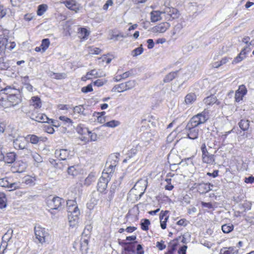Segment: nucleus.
Instances as JSON below:
<instances>
[{
  "mask_svg": "<svg viewBox=\"0 0 254 254\" xmlns=\"http://www.w3.org/2000/svg\"><path fill=\"white\" fill-rule=\"evenodd\" d=\"M156 247L161 251L166 248V245L164 244V242L163 241H161V242H157Z\"/></svg>",
  "mask_w": 254,
  "mask_h": 254,
  "instance_id": "nucleus-54",
  "label": "nucleus"
},
{
  "mask_svg": "<svg viewBox=\"0 0 254 254\" xmlns=\"http://www.w3.org/2000/svg\"><path fill=\"white\" fill-rule=\"evenodd\" d=\"M27 142L30 141L32 144H37L40 141H42V137H38L34 134H29L26 136Z\"/></svg>",
  "mask_w": 254,
  "mask_h": 254,
  "instance_id": "nucleus-21",
  "label": "nucleus"
},
{
  "mask_svg": "<svg viewBox=\"0 0 254 254\" xmlns=\"http://www.w3.org/2000/svg\"><path fill=\"white\" fill-rule=\"evenodd\" d=\"M250 50L251 49L249 48L248 47L244 48L241 52V53L233 60L232 62V64H237L242 61L243 59H244V58L246 57V51L247 50V52H249Z\"/></svg>",
  "mask_w": 254,
  "mask_h": 254,
  "instance_id": "nucleus-15",
  "label": "nucleus"
},
{
  "mask_svg": "<svg viewBox=\"0 0 254 254\" xmlns=\"http://www.w3.org/2000/svg\"><path fill=\"white\" fill-rule=\"evenodd\" d=\"M196 97L194 93H189L185 97V102L187 104H192L196 100Z\"/></svg>",
  "mask_w": 254,
  "mask_h": 254,
  "instance_id": "nucleus-29",
  "label": "nucleus"
},
{
  "mask_svg": "<svg viewBox=\"0 0 254 254\" xmlns=\"http://www.w3.org/2000/svg\"><path fill=\"white\" fill-rule=\"evenodd\" d=\"M150 224V222L149 219H142L141 223H140L141 229L143 231L148 230L149 229L148 226Z\"/></svg>",
  "mask_w": 254,
  "mask_h": 254,
  "instance_id": "nucleus-35",
  "label": "nucleus"
},
{
  "mask_svg": "<svg viewBox=\"0 0 254 254\" xmlns=\"http://www.w3.org/2000/svg\"><path fill=\"white\" fill-rule=\"evenodd\" d=\"M95 180V176L93 174H89L85 180V184L89 186Z\"/></svg>",
  "mask_w": 254,
  "mask_h": 254,
  "instance_id": "nucleus-44",
  "label": "nucleus"
},
{
  "mask_svg": "<svg viewBox=\"0 0 254 254\" xmlns=\"http://www.w3.org/2000/svg\"><path fill=\"white\" fill-rule=\"evenodd\" d=\"M6 13V10L4 8L3 6L0 3V19L3 17Z\"/></svg>",
  "mask_w": 254,
  "mask_h": 254,
  "instance_id": "nucleus-59",
  "label": "nucleus"
},
{
  "mask_svg": "<svg viewBox=\"0 0 254 254\" xmlns=\"http://www.w3.org/2000/svg\"><path fill=\"white\" fill-rule=\"evenodd\" d=\"M13 145L16 149H27L28 143L26 137L19 136L13 141Z\"/></svg>",
  "mask_w": 254,
  "mask_h": 254,
  "instance_id": "nucleus-6",
  "label": "nucleus"
},
{
  "mask_svg": "<svg viewBox=\"0 0 254 254\" xmlns=\"http://www.w3.org/2000/svg\"><path fill=\"white\" fill-rule=\"evenodd\" d=\"M112 157L115 158L116 159L114 160V162L111 164L108 167L104 169L102 173V174H107L108 175L110 180L111 179L112 174H113L115 171V167L116 166V161H118V159L116 155H112Z\"/></svg>",
  "mask_w": 254,
  "mask_h": 254,
  "instance_id": "nucleus-12",
  "label": "nucleus"
},
{
  "mask_svg": "<svg viewBox=\"0 0 254 254\" xmlns=\"http://www.w3.org/2000/svg\"><path fill=\"white\" fill-rule=\"evenodd\" d=\"M67 173L69 175L74 176L77 174V172L74 167L72 166L68 167Z\"/></svg>",
  "mask_w": 254,
  "mask_h": 254,
  "instance_id": "nucleus-50",
  "label": "nucleus"
},
{
  "mask_svg": "<svg viewBox=\"0 0 254 254\" xmlns=\"http://www.w3.org/2000/svg\"><path fill=\"white\" fill-rule=\"evenodd\" d=\"M20 188L19 184L18 183H10L8 187V188L10 189L9 191H12L18 189Z\"/></svg>",
  "mask_w": 254,
  "mask_h": 254,
  "instance_id": "nucleus-45",
  "label": "nucleus"
},
{
  "mask_svg": "<svg viewBox=\"0 0 254 254\" xmlns=\"http://www.w3.org/2000/svg\"><path fill=\"white\" fill-rule=\"evenodd\" d=\"M245 182L247 184H254V177L251 176L248 178H245Z\"/></svg>",
  "mask_w": 254,
  "mask_h": 254,
  "instance_id": "nucleus-63",
  "label": "nucleus"
},
{
  "mask_svg": "<svg viewBox=\"0 0 254 254\" xmlns=\"http://www.w3.org/2000/svg\"><path fill=\"white\" fill-rule=\"evenodd\" d=\"M12 233L13 230L9 229L3 236L1 245L0 246V252L2 250V254H3L6 251L8 246L7 243L11 239Z\"/></svg>",
  "mask_w": 254,
  "mask_h": 254,
  "instance_id": "nucleus-8",
  "label": "nucleus"
},
{
  "mask_svg": "<svg viewBox=\"0 0 254 254\" xmlns=\"http://www.w3.org/2000/svg\"><path fill=\"white\" fill-rule=\"evenodd\" d=\"M143 52V49L142 47V45L140 47L135 48L131 52V55L133 57H136L138 55H141Z\"/></svg>",
  "mask_w": 254,
  "mask_h": 254,
  "instance_id": "nucleus-39",
  "label": "nucleus"
},
{
  "mask_svg": "<svg viewBox=\"0 0 254 254\" xmlns=\"http://www.w3.org/2000/svg\"><path fill=\"white\" fill-rule=\"evenodd\" d=\"M48 9V5L46 4H42L38 6L37 14L38 16L42 15Z\"/></svg>",
  "mask_w": 254,
  "mask_h": 254,
  "instance_id": "nucleus-31",
  "label": "nucleus"
},
{
  "mask_svg": "<svg viewBox=\"0 0 254 254\" xmlns=\"http://www.w3.org/2000/svg\"><path fill=\"white\" fill-rule=\"evenodd\" d=\"M88 240L82 238L80 241V251L82 253H87L88 250Z\"/></svg>",
  "mask_w": 254,
  "mask_h": 254,
  "instance_id": "nucleus-23",
  "label": "nucleus"
},
{
  "mask_svg": "<svg viewBox=\"0 0 254 254\" xmlns=\"http://www.w3.org/2000/svg\"><path fill=\"white\" fill-rule=\"evenodd\" d=\"M76 130L78 133L81 135L85 134L86 133H88V134L91 133V131L89 130L88 128L82 124H79L77 126Z\"/></svg>",
  "mask_w": 254,
  "mask_h": 254,
  "instance_id": "nucleus-25",
  "label": "nucleus"
},
{
  "mask_svg": "<svg viewBox=\"0 0 254 254\" xmlns=\"http://www.w3.org/2000/svg\"><path fill=\"white\" fill-rule=\"evenodd\" d=\"M107 82L105 79H97L93 82L95 86L100 87L104 85Z\"/></svg>",
  "mask_w": 254,
  "mask_h": 254,
  "instance_id": "nucleus-47",
  "label": "nucleus"
},
{
  "mask_svg": "<svg viewBox=\"0 0 254 254\" xmlns=\"http://www.w3.org/2000/svg\"><path fill=\"white\" fill-rule=\"evenodd\" d=\"M221 229L224 233H229L233 230L234 226L231 224H226L223 225Z\"/></svg>",
  "mask_w": 254,
  "mask_h": 254,
  "instance_id": "nucleus-34",
  "label": "nucleus"
},
{
  "mask_svg": "<svg viewBox=\"0 0 254 254\" xmlns=\"http://www.w3.org/2000/svg\"><path fill=\"white\" fill-rule=\"evenodd\" d=\"M92 91L93 88L91 84H88L87 86H84L81 88V91L84 93H87Z\"/></svg>",
  "mask_w": 254,
  "mask_h": 254,
  "instance_id": "nucleus-51",
  "label": "nucleus"
},
{
  "mask_svg": "<svg viewBox=\"0 0 254 254\" xmlns=\"http://www.w3.org/2000/svg\"><path fill=\"white\" fill-rule=\"evenodd\" d=\"M244 96L247 94V90L244 85H241L239 86L238 90H237Z\"/></svg>",
  "mask_w": 254,
  "mask_h": 254,
  "instance_id": "nucleus-49",
  "label": "nucleus"
},
{
  "mask_svg": "<svg viewBox=\"0 0 254 254\" xmlns=\"http://www.w3.org/2000/svg\"><path fill=\"white\" fill-rule=\"evenodd\" d=\"M79 215L80 214H77V211L74 213V214H68V219L70 227L73 228L77 226Z\"/></svg>",
  "mask_w": 254,
  "mask_h": 254,
  "instance_id": "nucleus-13",
  "label": "nucleus"
},
{
  "mask_svg": "<svg viewBox=\"0 0 254 254\" xmlns=\"http://www.w3.org/2000/svg\"><path fill=\"white\" fill-rule=\"evenodd\" d=\"M27 151L31 153V155L34 160L37 163L42 162V158L41 156L37 153H32L30 150H27Z\"/></svg>",
  "mask_w": 254,
  "mask_h": 254,
  "instance_id": "nucleus-37",
  "label": "nucleus"
},
{
  "mask_svg": "<svg viewBox=\"0 0 254 254\" xmlns=\"http://www.w3.org/2000/svg\"><path fill=\"white\" fill-rule=\"evenodd\" d=\"M67 211L68 214H74V213L77 211V214H80V212L78 207V206H73V207H67Z\"/></svg>",
  "mask_w": 254,
  "mask_h": 254,
  "instance_id": "nucleus-42",
  "label": "nucleus"
},
{
  "mask_svg": "<svg viewBox=\"0 0 254 254\" xmlns=\"http://www.w3.org/2000/svg\"><path fill=\"white\" fill-rule=\"evenodd\" d=\"M9 179L7 177L0 179V186L2 187L7 188L9 185L10 182Z\"/></svg>",
  "mask_w": 254,
  "mask_h": 254,
  "instance_id": "nucleus-41",
  "label": "nucleus"
},
{
  "mask_svg": "<svg viewBox=\"0 0 254 254\" xmlns=\"http://www.w3.org/2000/svg\"><path fill=\"white\" fill-rule=\"evenodd\" d=\"M70 151L67 149H62L60 150H56L55 152V156L57 158H59L61 160H65L69 159Z\"/></svg>",
  "mask_w": 254,
  "mask_h": 254,
  "instance_id": "nucleus-11",
  "label": "nucleus"
},
{
  "mask_svg": "<svg viewBox=\"0 0 254 254\" xmlns=\"http://www.w3.org/2000/svg\"><path fill=\"white\" fill-rule=\"evenodd\" d=\"M147 48L149 49H152L154 46V43L153 39H149L147 40Z\"/></svg>",
  "mask_w": 254,
  "mask_h": 254,
  "instance_id": "nucleus-61",
  "label": "nucleus"
},
{
  "mask_svg": "<svg viewBox=\"0 0 254 254\" xmlns=\"http://www.w3.org/2000/svg\"><path fill=\"white\" fill-rule=\"evenodd\" d=\"M16 155L14 152H9L4 156V159L2 161L7 164H12L16 159Z\"/></svg>",
  "mask_w": 254,
  "mask_h": 254,
  "instance_id": "nucleus-20",
  "label": "nucleus"
},
{
  "mask_svg": "<svg viewBox=\"0 0 254 254\" xmlns=\"http://www.w3.org/2000/svg\"><path fill=\"white\" fill-rule=\"evenodd\" d=\"M64 200L58 196L54 197L52 199L48 198L47 200V206L52 210H62L64 206Z\"/></svg>",
  "mask_w": 254,
  "mask_h": 254,
  "instance_id": "nucleus-2",
  "label": "nucleus"
},
{
  "mask_svg": "<svg viewBox=\"0 0 254 254\" xmlns=\"http://www.w3.org/2000/svg\"><path fill=\"white\" fill-rule=\"evenodd\" d=\"M201 204L203 207H205V208H207L209 209L213 208V205L210 202H205L202 201L201 202Z\"/></svg>",
  "mask_w": 254,
  "mask_h": 254,
  "instance_id": "nucleus-62",
  "label": "nucleus"
},
{
  "mask_svg": "<svg viewBox=\"0 0 254 254\" xmlns=\"http://www.w3.org/2000/svg\"><path fill=\"white\" fill-rule=\"evenodd\" d=\"M161 14H163V11L158 10H153L150 13L151 21L152 22H156L162 19Z\"/></svg>",
  "mask_w": 254,
  "mask_h": 254,
  "instance_id": "nucleus-18",
  "label": "nucleus"
},
{
  "mask_svg": "<svg viewBox=\"0 0 254 254\" xmlns=\"http://www.w3.org/2000/svg\"><path fill=\"white\" fill-rule=\"evenodd\" d=\"M244 96L247 94V90L244 85H241L239 86L238 90H237Z\"/></svg>",
  "mask_w": 254,
  "mask_h": 254,
  "instance_id": "nucleus-48",
  "label": "nucleus"
},
{
  "mask_svg": "<svg viewBox=\"0 0 254 254\" xmlns=\"http://www.w3.org/2000/svg\"><path fill=\"white\" fill-rule=\"evenodd\" d=\"M202 159L203 163L213 164L215 162L214 155L208 152L205 155H202Z\"/></svg>",
  "mask_w": 254,
  "mask_h": 254,
  "instance_id": "nucleus-16",
  "label": "nucleus"
},
{
  "mask_svg": "<svg viewBox=\"0 0 254 254\" xmlns=\"http://www.w3.org/2000/svg\"><path fill=\"white\" fill-rule=\"evenodd\" d=\"M101 52V50L98 48H91L89 53L91 54L98 55Z\"/></svg>",
  "mask_w": 254,
  "mask_h": 254,
  "instance_id": "nucleus-53",
  "label": "nucleus"
},
{
  "mask_svg": "<svg viewBox=\"0 0 254 254\" xmlns=\"http://www.w3.org/2000/svg\"><path fill=\"white\" fill-rule=\"evenodd\" d=\"M34 17L33 13H27L24 16V19L26 21H30L32 20Z\"/></svg>",
  "mask_w": 254,
  "mask_h": 254,
  "instance_id": "nucleus-56",
  "label": "nucleus"
},
{
  "mask_svg": "<svg viewBox=\"0 0 254 254\" xmlns=\"http://www.w3.org/2000/svg\"><path fill=\"white\" fill-rule=\"evenodd\" d=\"M220 254H238V250L233 247L223 248L220 250Z\"/></svg>",
  "mask_w": 254,
  "mask_h": 254,
  "instance_id": "nucleus-19",
  "label": "nucleus"
},
{
  "mask_svg": "<svg viewBox=\"0 0 254 254\" xmlns=\"http://www.w3.org/2000/svg\"><path fill=\"white\" fill-rule=\"evenodd\" d=\"M170 27V24L168 22H163L155 27L157 32L160 33L165 32Z\"/></svg>",
  "mask_w": 254,
  "mask_h": 254,
  "instance_id": "nucleus-22",
  "label": "nucleus"
},
{
  "mask_svg": "<svg viewBox=\"0 0 254 254\" xmlns=\"http://www.w3.org/2000/svg\"><path fill=\"white\" fill-rule=\"evenodd\" d=\"M243 97L244 96L240 94L239 92H237V91H236L235 95V99L236 102H240L241 100H242Z\"/></svg>",
  "mask_w": 254,
  "mask_h": 254,
  "instance_id": "nucleus-58",
  "label": "nucleus"
},
{
  "mask_svg": "<svg viewBox=\"0 0 254 254\" xmlns=\"http://www.w3.org/2000/svg\"><path fill=\"white\" fill-rule=\"evenodd\" d=\"M110 180V178L107 174H102L97 183V188L98 191L100 192H104L106 190Z\"/></svg>",
  "mask_w": 254,
  "mask_h": 254,
  "instance_id": "nucleus-7",
  "label": "nucleus"
},
{
  "mask_svg": "<svg viewBox=\"0 0 254 254\" xmlns=\"http://www.w3.org/2000/svg\"><path fill=\"white\" fill-rule=\"evenodd\" d=\"M34 233L36 239L38 242L41 244H43L46 242V237L47 233L46 232L44 228L40 226H35L34 228Z\"/></svg>",
  "mask_w": 254,
  "mask_h": 254,
  "instance_id": "nucleus-4",
  "label": "nucleus"
},
{
  "mask_svg": "<svg viewBox=\"0 0 254 254\" xmlns=\"http://www.w3.org/2000/svg\"><path fill=\"white\" fill-rule=\"evenodd\" d=\"M30 107L34 108V109H38L41 107V99L38 96H34L32 97L30 100Z\"/></svg>",
  "mask_w": 254,
  "mask_h": 254,
  "instance_id": "nucleus-17",
  "label": "nucleus"
},
{
  "mask_svg": "<svg viewBox=\"0 0 254 254\" xmlns=\"http://www.w3.org/2000/svg\"><path fill=\"white\" fill-rule=\"evenodd\" d=\"M120 122L118 121L112 120L105 124L103 126L110 127H115L120 125Z\"/></svg>",
  "mask_w": 254,
  "mask_h": 254,
  "instance_id": "nucleus-40",
  "label": "nucleus"
},
{
  "mask_svg": "<svg viewBox=\"0 0 254 254\" xmlns=\"http://www.w3.org/2000/svg\"><path fill=\"white\" fill-rule=\"evenodd\" d=\"M30 118L36 122L40 123H48L50 119L44 114L38 113L37 112H33L30 115Z\"/></svg>",
  "mask_w": 254,
  "mask_h": 254,
  "instance_id": "nucleus-10",
  "label": "nucleus"
},
{
  "mask_svg": "<svg viewBox=\"0 0 254 254\" xmlns=\"http://www.w3.org/2000/svg\"><path fill=\"white\" fill-rule=\"evenodd\" d=\"M124 83L126 91L133 88L135 87L136 84L135 81L134 80H129L127 82H124Z\"/></svg>",
  "mask_w": 254,
  "mask_h": 254,
  "instance_id": "nucleus-36",
  "label": "nucleus"
},
{
  "mask_svg": "<svg viewBox=\"0 0 254 254\" xmlns=\"http://www.w3.org/2000/svg\"><path fill=\"white\" fill-rule=\"evenodd\" d=\"M178 73V71L176 72H172L166 75L165 78H164V82L165 83L169 82L171 81H172L173 79H174L176 76H177Z\"/></svg>",
  "mask_w": 254,
  "mask_h": 254,
  "instance_id": "nucleus-33",
  "label": "nucleus"
},
{
  "mask_svg": "<svg viewBox=\"0 0 254 254\" xmlns=\"http://www.w3.org/2000/svg\"><path fill=\"white\" fill-rule=\"evenodd\" d=\"M213 186L210 183H195L193 184V188L197 190V191L200 194L205 193L210 190V186Z\"/></svg>",
  "mask_w": 254,
  "mask_h": 254,
  "instance_id": "nucleus-9",
  "label": "nucleus"
},
{
  "mask_svg": "<svg viewBox=\"0 0 254 254\" xmlns=\"http://www.w3.org/2000/svg\"><path fill=\"white\" fill-rule=\"evenodd\" d=\"M187 249V246L184 245L181 247L179 250L178 251V253L179 254H186V250Z\"/></svg>",
  "mask_w": 254,
  "mask_h": 254,
  "instance_id": "nucleus-64",
  "label": "nucleus"
},
{
  "mask_svg": "<svg viewBox=\"0 0 254 254\" xmlns=\"http://www.w3.org/2000/svg\"><path fill=\"white\" fill-rule=\"evenodd\" d=\"M59 119L61 121L64 122L66 123H68V124H72V120L70 119H69L65 116H60L59 117Z\"/></svg>",
  "mask_w": 254,
  "mask_h": 254,
  "instance_id": "nucleus-57",
  "label": "nucleus"
},
{
  "mask_svg": "<svg viewBox=\"0 0 254 254\" xmlns=\"http://www.w3.org/2000/svg\"><path fill=\"white\" fill-rule=\"evenodd\" d=\"M79 30V34L81 35L83 39L86 38L89 35V32L85 28H80Z\"/></svg>",
  "mask_w": 254,
  "mask_h": 254,
  "instance_id": "nucleus-43",
  "label": "nucleus"
},
{
  "mask_svg": "<svg viewBox=\"0 0 254 254\" xmlns=\"http://www.w3.org/2000/svg\"><path fill=\"white\" fill-rule=\"evenodd\" d=\"M5 40V46L7 45V42H8V39H7V35H5L3 33V32L2 31H0V45H2V41H3V40Z\"/></svg>",
  "mask_w": 254,
  "mask_h": 254,
  "instance_id": "nucleus-46",
  "label": "nucleus"
},
{
  "mask_svg": "<svg viewBox=\"0 0 254 254\" xmlns=\"http://www.w3.org/2000/svg\"><path fill=\"white\" fill-rule=\"evenodd\" d=\"M53 75H55V78L57 79H64L66 77V74L64 73H53Z\"/></svg>",
  "mask_w": 254,
  "mask_h": 254,
  "instance_id": "nucleus-52",
  "label": "nucleus"
},
{
  "mask_svg": "<svg viewBox=\"0 0 254 254\" xmlns=\"http://www.w3.org/2000/svg\"><path fill=\"white\" fill-rule=\"evenodd\" d=\"M207 120L208 117L204 112L193 116L188 123L185 129L188 138L191 139L197 138L199 133L198 126L205 123Z\"/></svg>",
  "mask_w": 254,
  "mask_h": 254,
  "instance_id": "nucleus-1",
  "label": "nucleus"
},
{
  "mask_svg": "<svg viewBox=\"0 0 254 254\" xmlns=\"http://www.w3.org/2000/svg\"><path fill=\"white\" fill-rule=\"evenodd\" d=\"M125 87L124 83L115 85L112 89V92H122L125 91Z\"/></svg>",
  "mask_w": 254,
  "mask_h": 254,
  "instance_id": "nucleus-32",
  "label": "nucleus"
},
{
  "mask_svg": "<svg viewBox=\"0 0 254 254\" xmlns=\"http://www.w3.org/2000/svg\"><path fill=\"white\" fill-rule=\"evenodd\" d=\"M50 44V42L49 39H44L42 41V44L40 47L42 48L43 52H45L49 47Z\"/></svg>",
  "mask_w": 254,
  "mask_h": 254,
  "instance_id": "nucleus-38",
  "label": "nucleus"
},
{
  "mask_svg": "<svg viewBox=\"0 0 254 254\" xmlns=\"http://www.w3.org/2000/svg\"><path fill=\"white\" fill-rule=\"evenodd\" d=\"M168 212L169 211L167 210L161 211L160 213V226L162 229H165L166 228V223L169 218V216L167 215Z\"/></svg>",
  "mask_w": 254,
  "mask_h": 254,
  "instance_id": "nucleus-14",
  "label": "nucleus"
},
{
  "mask_svg": "<svg viewBox=\"0 0 254 254\" xmlns=\"http://www.w3.org/2000/svg\"><path fill=\"white\" fill-rule=\"evenodd\" d=\"M64 3L66 7L70 10L76 11V9H78L76 2L73 0L66 1Z\"/></svg>",
  "mask_w": 254,
  "mask_h": 254,
  "instance_id": "nucleus-27",
  "label": "nucleus"
},
{
  "mask_svg": "<svg viewBox=\"0 0 254 254\" xmlns=\"http://www.w3.org/2000/svg\"><path fill=\"white\" fill-rule=\"evenodd\" d=\"M113 4V0H107L105 4L103 5V8L104 10H107L109 6L112 5Z\"/></svg>",
  "mask_w": 254,
  "mask_h": 254,
  "instance_id": "nucleus-60",
  "label": "nucleus"
},
{
  "mask_svg": "<svg viewBox=\"0 0 254 254\" xmlns=\"http://www.w3.org/2000/svg\"><path fill=\"white\" fill-rule=\"evenodd\" d=\"M7 199L6 195L3 192H0V208L3 209L6 206Z\"/></svg>",
  "mask_w": 254,
  "mask_h": 254,
  "instance_id": "nucleus-30",
  "label": "nucleus"
},
{
  "mask_svg": "<svg viewBox=\"0 0 254 254\" xmlns=\"http://www.w3.org/2000/svg\"><path fill=\"white\" fill-rule=\"evenodd\" d=\"M217 101V99L216 96L214 95H212L210 96L207 97L204 99L205 104L208 105H211L216 103Z\"/></svg>",
  "mask_w": 254,
  "mask_h": 254,
  "instance_id": "nucleus-28",
  "label": "nucleus"
},
{
  "mask_svg": "<svg viewBox=\"0 0 254 254\" xmlns=\"http://www.w3.org/2000/svg\"><path fill=\"white\" fill-rule=\"evenodd\" d=\"M240 128L243 131H246L249 129L250 122L248 120H241L238 124Z\"/></svg>",
  "mask_w": 254,
  "mask_h": 254,
  "instance_id": "nucleus-26",
  "label": "nucleus"
},
{
  "mask_svg": "<svg viewBox=\"0 0 254 254\" xmlns=\"http://www.w3.org/2000/svg\"><path fill=\"white\" fill-rule=\"evenodd\" d=\"M10 90V95L7 96V100L10 103V105L15 106L21 102V99L18 97L19 94L17 95L18 90L10 86L5 87L4 90Z\"/></svg>",
  "mask_w": 254,
  "mask_h": 254,
  "instance_id": "nucleus-3",
  "label": "nucleus"
},
{
  "mask_svg": "<svg viewBox=\"0 0 254 254\" xmlns=\"http://www.w3.org/2000/svg\"><path fill=\"white\" fill-rule=\"evenodd\" d=\"M74 112L81 114L84 116H87L88 113L84 108L83 105L76 106L73 108Z\"/></svg>",
  "mask_w": 254,
  "mask_h": 254,
  "instance_id": "nucleus-24",
  "label": "nucleus"
},
{
  "mask_svg": "<svg viewBox=\"0 0 254 254\" xmlns=\"http://www.w3.org/2000/svg\"><path fill=\"white\" fill-rule=\"evenodd\" d=\"M67 207L78 206L75 200H68L66 201Z\"/></svg>",
  "mask_w": 254,
  "mask_h": 254,
  "instance_id": "nucleus-55",
  "label": "nucleus"
},
{
  "mask_svg": "<svg viewBox=\"0 0 254 254\" xmlns=\"http://www.w3.org/2000/svg\"><path fill=\"white\" fill-rule=\"evenodd\" d=\"M163 12L165 14V19L167 20L178 18L180 15L179 10L174 7H166Z\"/></svg>",
  "mask_w": 254,
  "mask_h": 254,
  "instance_id": "nucleus-5",
  "label": "nucleus"
}]
</instances>
